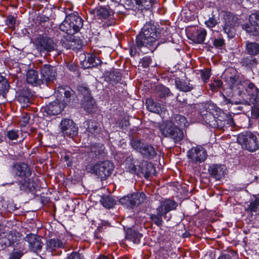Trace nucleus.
I'll return each instance as SVG.
<instances>
[{
	"label": "nucleus",
	"instance_id": "1",
	"mask_svg": "<svg viewBox=\"0 0 259 259\" xmlns=\"http://www.w3.org/2000/svg\"><path fill=\"white\" fill-rule=\"evenodd\" d=\"M236 71L232 69L229 73L226 71L225 74L226 81L233 90H238V94L242 98L249 100L252 104L259 101V90L254 84L247 81H241L238 76L236 75Z\"/></svg>",
	"mask_w": 259,
	"mask_h": 259
},
{
	"label": "nucleus",
	"instance_id": "2",
	"mask_svg": "<svg viewBox=\"0 0 259 259\" xmlns=\"http://www.w3.org/2000/svg\"><path fill=\"white\" fill-rule=\"evenodd\" d=\"M165 41L164 39H160V33L156 27L148 24L144 26L136 37L137 48L144 54L153 52L161 44Z\"/></svg>",
	"mask_w": 259,
	"mask_h": 259
},
{
	"label": "nucleus",
	"instance_id": "3",
	"mask_svg": "<svg viewBox=\"0 0 259 259\" xmlns=\"http://www.w3.org/2000/svg\"><path fill=\"white\" fill-rule=\"evenodd\" d=\"M187 123L188 121L184 116L176 114L174 115L171 120L161 124L159 129L164 137L172 139L175 143H178L184 137L183 132L180 127H186Z\"/></svg>",
	"mask_w": 259,
	"mask_h": 259
},
{
	"label": "nucleus",
	"instance_id": "4",
	"mask_svg": "<svg viewBox=\"0 0 259 259\" xmlns=\"http://www.w3.org/2000/svg\"><path fill=\"white\" fill-rule=\"evenodd\" d=\"M12 172L15 177H18L21 178V180L16 182L7 183L5 185H11L16 183L19 186V189L21 191L30 192L34 190V183L29 179L31 171L26 164L22 163L14 164L12 168Z\"/></svg>",
	"mask_w": 259,
	"mask_h": 259
},
{
	"label": "nucleus",
	"instance_id": "5",
	"mask_svg": "<svg viewBox=\"0 0 259 259\" xmlns=\"http://www.w3.org/2000/svg\"><path fill=\"white\" fill-rule=\"evenodd\" d=\"M125 163L126 168L132 174H149L154 168L152 163H148L143 159H138L132 156L126 158Z\"/></svg>",
	"mask_w": 259,
	"mask_h": 259
},
{
	"label": "nucleus",
	"instance_id": "6",
	"mask_svg": "<svg viewBox=\"0 0 259 259\" xmlns=\"http://www.w3.org/2000/svg\"><path fill=\"white\" fill-rule=\"evenodd\" d=\"M83 26V20L75 15H69L60 25V30L69 35H72L79 31Z\"/></svg>",
	"mask_w": 259,
	"mask_h": 259
},
{
	"label": "nucleus",
	"instance_id": "7",
	"mask_svg": "<svg viewBox=\"0 0 259 259\" xmlns=\"http://www.w3.org/2000/svg\"><path fill=\"white\" fill-rule=\"evenodd\" d=\"M237 141L243 149L250 152L255 151L259 148L256 136L250 132H246L239 134Z\"/></svg>",
	"mask_w": 259,
	"mask_h": 259
},
{
	"label": "nucleus",
	"instance_id": "8",
	"mask_svg": "<svg viewBox=\"0 0 259 259\" xmlns=\"http://www.w3.org/2000/svg\"><path fill=\"white\" fill-rule=\"evenodd\" d=\"M114 169V165L109 160L97 163L90 167L91 172L95 174L101 180L106 179L111 175Z\"/></svg>",
	"mask_w": 259,
	"mask_h": 259
},
{
	"label": "nucleus",
	"instance_id": "9",
	"mask_svg": "<svg viewBox=\"0 0 259 259\" xmlns=\"http://www.w3.org/2000/svg\"><path fill=\"white\" fill-rule=\"evenodd\" d=\"M145 198L146 196L143 192H137L123 197L119 202L127 208H133L143 203Z\"/></svg>",
	"mask_w": 259,
	"mask_h": 259
},
{
	"label": "nucleus",
	"instance_id": "10",
	"mask_svg": "<svg viewBox=\"0 0 259 259\" xmlns=\"http://www.w3.org/2000/svg\"><path fill=\"white\" fill-rule=\"evenodd\" d=\"M35 42L37 49L40 51L51 52L56 47V44L53 39L47 36H38Z\"/></svg>",
	"mask_w": 259,
	"mask_h": 259
},
{
	"label": "nucleus",
	"instance_id": "11",
	"mask_svg": "<svg viewBox=\"0 0 259 259\" xmlns=\"http://www.w3.org/2000/svg\"><path fill=\"white\" fill-rule=\"evenodd\" d=\"M225 25L223 27L224 32L227 34L229 38L233 37L235 27L238 25V18L232 15H226L224 18Z\"/></svg>",
	"mask_w": 259,
	"mask_h": 259
},
{
	"label": "nucleus",
	"instance_id": "12",
	"mask_svg": "<svg viewBox=\"0 0 259 259\" xmlns=\"http://www.w3.org/2000/svg\"><path fill=\"white\" fill-rule=\"evenodd\" d=\"M207 156L205 150L200 146L192 147L187 152V157L192 162H202L205 160Z\"/></svg>",
	"mask_w": 259,
	"mask_h": 259
},
{
	"label": "nucleus",
	"instance_id": "13",
	"mask_svg": "<svg viewBox=\"0 0 259 259\" xmlns=\"http://www.w3.org/2000/svg\"><path fill=\"white\" fill-rule=\"evenodd\" d=\"M61 132L64 136H69L73 138L78 134V128L73 120L69 119H64L60 123Z\"/></svg>",
	"mask_w": 259,
	"mask_h": 259
},
{
	"label": "nucleus",
	"instance_id": "14",
	"mask_svg": "<svg viewBox=\"0 0 259 259\" xmlns=\"http://www.w3.org/2000/svg\"><path fill=\"white\" fill-rule=\"evenodd\" d=\"M25 240L28 243L29 248L31 251L36 253L40 251L43 243L39 236L30 234L26 236Z\"/></svg>",
	"mask_w": 259,
	"mask_h": 259
},
{
	"label": "nucleus",
	"instance_id": "15",
	"mask_svg": "<svg viewBox=\"0 0 259 259\" xmlns=\"http://www.w3.org/2000/svg\"><path fill=\"white\" fill-rule=\"evenodd\" d=\"M210 175L216 180H220L223 178L227 172V168L223 164H213L208 168Z\"/></svg>",
	"mask_w": 259,
	"mask_h": 259
},
{
	"label": "nucleus",
	"instance_id": "16",
	"mask_svg": "<svg viewBox=\"0 0 259 259\" xmlns=\"http://www.w3.org/2000/svg\"><path fill=\"white\" fill-rule=\"evenodd\" d=\"M64 107L63 104L61 103V99H57L47 105L45 107L44 111L49 115H55L60 113Z\"/></svg>",
	"mask_w": 259,
	"mask_h": 259
},
{
	"label": "nucleus",
	"instance_id": "17",
	"mask_svg": "<svg viewBox=\"0 0 259 259\" xmlns=\"http://www.w3.org/2000/svg\"><path fill=\"white\" fill-rule=\"evenodd\" d=\"M40 77L42 81H52L56 76V72L54 68L49 64L44 65L40 69Z\"/></svg>",
	"mask_w": 259,
	"mask_h": 259
},
{
	"label": "nucleus",
	"instance_id": "18",
	"mask_svg": "<svg viewBox=\"0 0 259 259\" xmlns=\"http://www.w3.org/2000/svg\"><path fill=\"white\" fill-rule=\"evenodd\" d=\"M177 207V203L172 200L165 199L160 202V205L157 208L156 211L160 214H166L170 210L175 209Z\"/></svg>",
	"mask_w": 259,
	"mask_h": 259
},
{
	"label": "nucleus",
	"instance_id": "19",
	"mask_svg": "<svg viewBox=\"0 0 259 259\" xmlns=\"http://www.w3.org/2000/svg\"><path fill=\"white\" fill-rule=\"evenodd\" d=\"M71 90L69 88L59 89L57 92H55L57 99H61V104H63L65 106L67 103L70 102L72 96Z\"/></svg>",
	"mask_w": 259,
	"mask_h": 259
},
{
	"label": "nucleus",
	"instance_id": "20",
	"mask_svg": "<svg viewBox=\"0 0 259 259\" xmlns=\"http://www.w3.org/2000/svg\"><path fill=\"white\" fill-rule=\"evenodd\" d=\"M66 242L64 240H61L58 238L50 239L46 243V249L49 251H53L58 248L65 247Z\"/></svg>",
	"mask_w": 259,
	"mask_h": 259
},
{
	"label": "nucleus",
	"instance_id": "21",
	"mask_svg": "<svg viewBox=\"0 0 259 259\" xmlns=\"http://www.w3.org/2000/svg\"><path fill=\"white\" fill-rule=\"evenodd\" d=\"M101 61L93 55L88 54L85 56L84 59L81 61L82 67L85 69L94 67L100 64Z\"/></svg>",
	"mask_w": 259,
	"mask_h": 259
},
{
	"label": "nucleus",
	"instance_id": "22",
	"mask_svg": "<svg viewBox=\"0 0 259 259\" xmlns=\"http://www.w3.org/2000/svg\"><path fill=\"white\" fill-rule=\"evenodd\" d=\"M26 80L28 83L33 85L40 84L42 82L41 78H38L37 72L34 70H29L27 71Z\"/></svg>",
	"mask_w": 259,
	"mask_h": 259
},
{
	"label": "nucleus",
	"instance_id": "23",
	"mask_svg": "<svg viewBox=\"0 0 259 259\" xmlns=\"http://www.w3.org/2000/svg\"><path fill=\"white\" fill-rule=\"evenodd\" d=\"M206 34L204 29H200L194 32L189 38L195 43L201 44L204 41Z\"/></svg>",
	"mask_w": 259,
	"mask_h": 259
},
{
	"label": "nucleus",
	"instance_id": "24",
	"mask_svg": "<svg viewBox=\"0 0 259 259\" xmlns=\"http://www.w3.org/2000/svg\"><path fill=\"white\" fill-rule=\"evenodd\" d=\"M139 153L141 154L143 157L148 159L154 158L156 154L153 147L148 144H146L143 148L142 147Z\"/></svg>",
	"mask_w": 259,
	"mask_h": 259
},
{
	"label": "nucleus",
	"instance_id": "25",
	"mask_svg": "<svg viewBox=\"0 0 259 259\" xmlns=\"http://www.w3.org/2000/svg\"><path fill=\"white\" fill-rule=\"evenodd\" d=\"M82 106L88 112H92L95 109V101L90 96L84 97Z\"/></svg>",
	"mask_w": 259,
	"mask_h": 259
},
{
	"label": "nucleus",
	"instance_id": "26",
	"mask_svg": "<svg viewBox=\"0 0 259 259\" xmlns=\"http://www.w3.org/2000/svg\"><path fill=\"white\" fill-rule=\"evenodd\" d=\"M142 234L136 231L130 229L126 232V238L127 239L133 241L134 243L138 244L142 237Z\"/></svg>",
	"mask_w": 259,
	"mask_h": 259
},
{
	"label": "nucleus",
	"instance_id": "27",
	"mask_svg": "<svg viewBox=\"0 0 259 259\" xmlns=\"http://www.w3.org/2000/svg\"><path fill=\"white\" fill-rule=\"evenodd\" d=\"M175 83L177 88L182 92H190L193 89V85L185 80L176 79Z\"/></svg>",
	"mask_w": 259,
	"mask_h": 259
},
{
	"label": "nucleus",
	"instance_id": "28",
	"mask_svg": "<svg viewBox=\"0 0 259 259\" xmlns=\"http://www.w3.org/2000/svg\"><path fill=\"white\" fill-rule=\"evenodd\" d=\"M146 104L148 110L150 112L159 113L161 111L160 106L156 103L152 99H147Z\"/></svg>",
	"mask_w": 259,
	"mask_h": 259
},
{
	"label": "nucleus",
	"instance_id": "29",
	"mask_svg": "<svg viewBox=\"0 0 259 259\" xmlns=\"http://www.w3.org/2000/svg\"><path fill=\"white\" fill-rule=\"evenodd\" d=\"M155 92L156 96L159 98H165L168 96L170 93V91L168 88L161 84L157 85L155 87Z\"/></svg>",
	"mask_w": 259,
	"mask_h": 259
},
{
	"label": "nucleus",
	"instance_id": "30",
	"mask_svg": "<svg viewBox=\"0 0 259 259\" xmlns=\"http://www.w3.org/2000/svg\"><path fill=\"white\" fill-rule=\"evenodd\" d=\"M246 50L249 55L254 56L259 53V45L257 43L247 41L246 44Z\"/></svg>",
	"mask_w": 259,
	"mask_h": 259
},
{
	"label": "nucleus",
	"instance_id": "31",
	"mask_svg": "<svg viewBox=\"0 0 259 259\" xmlns=\"http://www.w3.org/2000/svg\"><path fill=\"white\" fill-rule=\"evenodd\" d=\"M243 66L252 68L256 65L257 61L253 56L249 55L243 57L241 61Z\"/></svg>",
	"mask_w": 259,
	"mask_h": 259
},
{
	"label": "nucleus",
	"instance_id": "32",
	"mask_svg": "<svg viewBox=\"0 0 259 259\" xmlns=\"http://www.w3.org/2000/svg\"><path fill=\"white\" fill-rule=\"evenodd\" d=\"M102 205L108 209L112 208L116 203L115 200L109 196H104L100 199Z\"/></svg>",
	"mask_w": 259,
	"mask_h": 259
},
{
	"label": "nucleus",
	"instance_id": "33",
	"mask_svg": "<svg viewBox=\"0 0 259 259\" xmlns=\"http://www.w3.org/2000/svg\"><path fill=\"white\" fill-rule=\"evenodd\" d=\"M243 29L252 35H258L259 34V26L256 25L251 24L250 22L242 26Z\"/></svg>",
	"mask_w": 259,
	"mask_h": 259
},
{
	"label": "nucleus",
	"instance_id": "34",
	"mask_svg": "<svg viewBox=\"0 0 259 259\" xmlns=\"http://www.w3.org/2000/svg\"><path fill=\"white\" fill-rule=\"evenodd\" d=\"M203 120L205 122L212 127L216 126V117L210 112H206V113L202 114Z\"/></svg>",
	"mask_w": 259,
	"mask_h": 259
},
{
	"label": "nucleus",
	"instance_id": "35",
	"mask_svg": "<svg viewBox=\"0 0 259 259\" xmlns=\"http://www.w3.org/2000/svg\"><path fill=\"white\" fill-rule=\"evenodd\" d=\"M9 89V84L7 79L2 75H0V96H4Z\"/></svg>",
	"mask_w": 259,
	"mask_h": 259
},
{
	"label": "nucleus",
	"instance_id": "36",
	"mask_svg": "<svg viewBox=\"0 0 259 259\" xmlns=\"http://www.w3.org/2000/svg\"><path fill=\"white\" fill-rule=\"evenodd\" d=\"M97 15L100 18L106 19L111 16V12L106 8L101 7L96 10Z\"/></svg>",
	"mask_w": 259,
	"mask_h": 259
},
{
	"label": "nucleus",
	"instance_id": "37",
	"mask_svg": "<svg viewBox=\"0 0 259 259\" xmlns=\"http://www.w3.org/2000/svg\"><path fill=\"white\" fill-rule=\"evenodd\" d=\"M156 214H153L151 215V219L152 221L158 226H160L162 225V217H165V214H160L157 211Z\"/></svg>",
	"mask_w": 259,
	"mask_h": 259
},
{
	"label": "nucleus",
	"instance_id": "38",
	"mask_svg": "<svg viewBox=\"0 0 259 259\" xmlns=\"http://www.w3.org/2000/svg\"><path fill=\"white\" fill-rule=\"evenodd\" d=\"M87 125H88L87 130L89 132L95 133L98 131V125L96 122L92 120L88 121Z\"/></svg>",
	"mask_w": 259,
	"mask_h": 259
},
{
	"label": "nucleus",
	"instance_id": "39",
	"mask_svg": "<svg viewBox=\"0 0 259 259\" xmlns=\"http://www.w3.org/2000/svg\"><path fill=\"white\" fill-rule=\"evenodd\" d=\"M132 147L140 152V150L146 144L142 143L140 140H133L131 142Z\"/></svg>",
	"mask_w": 259,
	"mask_h": 259
},
{
	"label": "nucleus",
	"instance_id": "40",
	"mask_svg": "<svg viewBox=\"0 0 259 259\" xmlns=\"http://www.w3.org/2000/svg\"><path fill=\"white\" fill-rule=\"evenodd\" d=\"M20 134V131L18 130H12L7 132V136L11 140H16Z\"/></svg>",
	"mask_w": 259,
	"mask_h": 259
},
{
	"label": "nucleus",
	"instance_id": "41",
	"mask_svg": "<svg viewBox=\"0 0 259 259\" xmlns=\"http://www.w3.org/2000/svg\"><path fill=\"white\" fill-rule=\"evenodd\" d=\"M228 123V121H226V119H224V118L221 116H219L218 118L216 117V126L215 127H218V128L223 129L224 127L225 126L226 123Z\"/></svg>",
	"mask_w": 259,
	"mask_h": 259
},
{
	"label": "nucleus",
	"instance_id": "42",
	"mask_svg": "<svg viewBox=\"0 0 259 259\" xmlns=\"http://www.w3.org/2000/svg\"><path fill=\"white\" fill-rule=\"evenodd\" d=\"M249 22L251 24L256 25L259 26V14L257 13L251 14L249 18Z\"/></svg>",
	"mask_w": 259,
	"mask_h": 259
},
{
	"label": "nucleus",
	"instance_id": "43",
	"mask_svg": "<svg viewBox=\"0 0 259 259\" xmlns=\"http://www.w3.org/2000/svg\"><path fill=\"white\" fill-rule=\"evenodd\" d=\"M18 101L24 107L27 106L30 103V99L24 95H20L18 97Z\"/></svg>",
	"mask_w": 259,
	"mask_h": 259
},
{
	"label": "nucleus",
	"instance_id": "44",
	"mask_svg": "<svg viewBox=\"0 0 259 259\" xmlns=\"http://www.w3.org/2000/svg\"><path fill=\"white\" fill-rule=\"evenodd\" d=\"M16 20L14 17L12 16H8L6 19V24L11 28L15 27Z\"/></svg>",
	"mask_w": 259,
	"mask_h": 259
},
{
	"label": "nucleus",
	"instance_id": "45",
	"mask_svg": "<svg viewBox=\"0 0 259 259\" xmlns=\"http://www.w3.org/2000/svg\"><path fill=\"white\" fill-rule=\"evenodd\" d=\"M217 23V20L213 17L209 18L208 20L205 22L206 25L209 28H212L214 27Z\"/></svg>",
	"mask_w": 259,
	"mask_h": 259
},
{
	"label": "nucleus",
	"instance_id": "46",
	"mask_svg": "<svg viewBox=\"0 0 259 259\" xmlns=\"http://www.w3.org/2000/svg\"><path fill=\"white\" fill-rule=\"evenodd\" d=\"M151 59L150 57H145L142 58L140 63L143 67H148L151 63Z\"/></svg>",
	"mask_w": 259,
	"mask_h": 259
},
{
	"label": "nucleus",
	"instance_id": "47",
	"mask_svg": "<svg viewBox=\"0 0 259 259\" xmlns=\"http://www.w3.org/2000/svg\"><path fill=\"white\" fill-rule=\"evenodd\" d=\"M201 78L204 82H206L208 80L210 76V73L209 70H205L202 71L201 74Z\"/></svg>",
	"mask_w": 259,
	"mask_h": 259
},
{
	"label": "nucleus",
	"instance_id": "48",
	"mask_svg": "<svg viewBox=\"0 0 259 259\" xmlns=\"http://www.w3.org/2000/svg\"><path fill=\"white\" fill-rule=\"evenodd\" d=\"M23 254V253L20 251H15L10 254L9 259H20Z\"/></svg>",
	"mask_w": 259,
	"mask_h": 259
},
{
	"label": "nucleus",
	"instance_id": "49",
	"mask_svg": "<svg viewBox=\"0 0 259 259\" xmlns=\"http://www.w3.org/2000/svg\"><path fill=\"white\" fill-rule=\"evenodd\" d=\"M68 259H84V258L79 253L73 252L68 257Z\"/></svg>",
	"mask_w": 259,
	"mask_h": 259
},
{
	"label": "nucleus",
	"instance_id": "50",
	"mask_svg": "<svg viewBox=\"0 0 259 259\" xmlns=\"http://www.w3.org/2000/svg\"><path fill=\"white\" fill-rule=\"evenodd\" d=\"M224 45V40L222 38L215 39L213 41V45L217 48L221 47Z\"/></svg>",
	"mask_w": 259,
	"mask_h": 259
},
{
	"label": "nucleus",
	"instance_id": "51",
	"mask_svg": "<svg viewBox=\"0 0 259 259\" xmlns=\"http://www.w3.org/2000/svg\"><path fill=\"white\" fill-rule=\"evenodd\" d=\"M105 149V147L103 145H101L100 146V150L99 151L98 153H97V151L96 150H94L93 149H92L93 152H94L96 154V157H97L98 158H99L101 156H103L104 154V150Z\"/></svg>",
	"mask_w": 259,
	"mask_h": 259
},
{
	"label": "nucleus",
	"instance_id": "52",
	"mask_svg": "<svg viewBox=\"0 0 259 259\" xmlns=\"http://www.w3.org/2000/svg\"><path fill=\"white\" fill-rule=\"evenodd\" d=\"M30 119V117L27 114L23 115L21 118L22 124L24 126L28 123Z\"/></svg>",
	"mask_w": 259,
	"mask_h": 259
},
{
	"label": "nucleus",
	"instance_id": "53",
	"mask_svg": "<svg viewBox=\"0 0 259 259\" xmlns=\"http://www.w3.org/2000/svg\"><path fill=\"white\" fill-rule=\"evenodd\" d=\"M252 115L255 118H258L259 117V108H254L252 110Z\"/></svg>",
	"mask_w": 259,
	"mask_h": 259
},
{
	"label": "nucleus",
	"instance_id": "54",
	"mask_svg": "<svg viewBox=\"0 0 259 259\" xmlns=\"http://www.w3.org/2000/svg\"><path fill=\"white\" fill-rule=\"evenodd\" d=\"M222 97L224 100L223 102L224 104H233V102L230 99H227L225 95H222Z\"/></svg>",
	"mask_w": 259,
	"mask_h": 259
},
{
	"label": "nucleus",
	"instance_id": "55",
	"mask_svg": "<svg viewBox=\"0 0 259 259\" xmlns=\"http://www.w3.org/2000/svg\"><path fill=\"white\" fill-rule=\"evenodd\" d=\"M214 86L218 88H221L223 86V82L220 80H215L214 82Z\"/></svg>",
	"mask_w": 259,
	"mask_h": 259
},
{
	"label": "nucleus",
	"instance_id": "56",
	"mask_svg": "<svg viewBox=\"0 0 259 259\" xmlns=\"http://www.w3.org/2000/svg\"><path fill=\"white\" fill-rule=\"evenodd\" d=\"M68 68L72 71H75L76 70L77 67L76 65L73 64H70L68 66Z\"/></svg>",
	"mask_w": 259,
	"mask_h": 259
},
{
	"label": "nucleus",
	"instance_id": "57",
	"mask_svg": "<svg viewBox=\"0 0 259 259\" xmlns=\"http://www.w3.org/2000/svg\"><path fill=\"white\" fill-rule=\"evenodd\" d=\"M230 256L229 254H224L220 256L218 259H230Z\"/></svg>",
	"mask_w": 259,
	"mask_h": 259
},
{
	"label": "nucleus",
	"instance_id": "58",
	"mask_svg": "<svg viewBox=\"0 0 259 259\" xmlns=\"http://www.w3.org/2000/svg\"><path fill=\"white\" fill-rule=\"evenodd\" d=\"M97 259H110L107 256L102 255H100Z\"/></svg>",
	"mask_w": 259,
	"mask_h": 259
},
{
	"label": "nucleus",
	"instance_id": "59",
	"mask_svg": "<svg viewBox=\"0 0 259 259\" xmlns=\"http://www.w3.org/2000/svg\"><path fill=\"white\" fill-rule=\"evenodd\" d=\"M229 120L230 121L231 125H234V122H233V120L232 118H230Z\"/></svg>",
	"mask_w": 259,
	"mask_h": 259
},
{
	"label": "nucleus",
	"instance_id": "60",
	"mask_svg": "<svg viewBox=\"0 0 259 259\" xmlns=\"http://www.w3.org/2000/svg\"><path fill=\"white\" fill-rule=\"evenodd\" d=\"M64 158L65 159V160L67 161L69 159V157H68V156L66 155V156H65Z\"/></svg>",
	"mask_w": 259,
	"mask_h": 259
},
{
	"label": "nucleus",
	"instance_id": "61",
	"mask_svg": "<svg viewBox=\"0 0 259 259\" xmlns=\"http://www.w3.org/2000/svg\"><path fill=\"white\" fill-rule=\"evenodd\" d=\"M133 50H132V49H131V54H133Z\"/></svg>",
	"mask_w": 259,
	"mask_h": 259
},
{
	"label": "nucleus",
	"instance_id": "62",
	"mask_svg": "<svg viewBox=\"0 0 259 259\" xmlns=\"http://www.w3.org/2000/svg\"><path fill=\"white\" fill-rule=\"evenodd\" d=\"M70 165H71L70 164H68V163H67V165H68V166H70Z\"/></svg>",
	"mask_w": 259,
	"mask_h": 259
},
{
	"label": "nucleus",
	"instance_id": "63",
	"mask_svg": "<svg viewBox=\"0 0 259 259\" xmlns=\"http://www.w3.org/2000/svg\"><path fill=\"white\" fill-rule=\"evenodd\" d=\"M1 142V139H0V142Z\"/></svg>",
	"mask_w": 259,
	"mask_h": 259
}]
</instances>
